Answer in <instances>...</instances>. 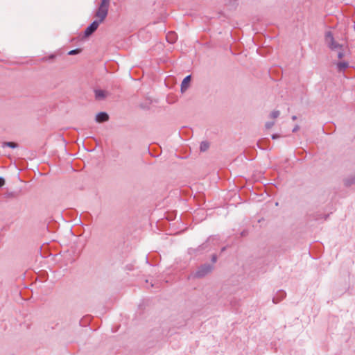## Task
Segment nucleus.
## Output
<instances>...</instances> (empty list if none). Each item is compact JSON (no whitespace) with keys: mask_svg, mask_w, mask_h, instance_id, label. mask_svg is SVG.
Masks as SVG:
<instances>
[{"mask_svg":"<svg viewBox=\"0 0 355 355\" xmlns=\"http://www.w3.org/2000/svg\"><path fill=\"white\" fill-rule=\"evenodd\" d=\"M80 52V50L79 49H74V50H71L69 52V55H74V54H76V53H78Z\"/></svg>","mask_w":355,"mask_h":355,"instance_id":"ddd939ff","label":"nucleus"},{"mask_svg":"<svg viewBox=\"0 0 355 355\" xmlns=\"http://www.w3.org/2000/svg\"><path fill=\"white\" fill-rule=\"evenodd\" d=\"M325 41H326L327 44L329 45V46L332 50H337V49L338 50V57L339 58H343V51H340L341 49L342 45H340L334 42L333 35L330 32H328L326 33Z\"/></svg>","mask_w":355,"mask_h":355,"instance_id":"f03ea898","label":"nucleus"},{"mask_svg":"<svg viewBox=\"0 0 355 355\" xmlns=\"http://www.w3.org/2000/svg\"><path fill=\"white\" fill-rule=\"evenodd\" d=\"M277 135H272V139H275V138H277Z\"/></svg>","mask_w":355,"mask_h":355,"instance_id":"2eb2a0df","label":"nucleus"},{"mask_svg":"<svg viewBox=\"0 0 355 355\" xmlns=\"http://www.w3.org/2000/svg\"><path fill=\"white\" fill-rule=\"evenodd\" d=\"M191 76L185 77L181 84V91L184 92L189 86Z\"/></svg>","mask_w":355,"mask_h":355,"instance_id":"39448f33","label":"nucleus"},{"mask_svg":"<svg viewBox=\"0 0 355 355\" xmlns=\"http://www.w3.org/2000/svg\"><path fill=\"white\" fill-rule=\"evenodd\" d=\"M4 146H8V147L12 148L17 147V144L16 143L11 142V141L5 143Z\"/></svg>","mask_w":355,"mask_h":355,"instance_id":"9d476101","label":"nucleus"},{"mask_svg":"<svg viewBox=\"0 0 355 355\" xmlns=\"http://www.w3.org/2000/svg\"><path fill=\"white\" fill-rule=\"evenodd\" d=\"M110 0H101V2L95 13V17L100 24L103 23L108 14Z\"/></svg>","mask_w":355,"mask_h":355,"instance_id":"f257e3e1","label":"nucleus"},{"mask_svg":"<svg viewBox=\"0 0 355 355\" xmlns=\"http://www.w3.org/2000/svg\"><path fill=\"white\" fill-rule=\"evenodd\" d=\"M298 129V127H296L293 129V132L296 131Z\"/></svg>","mask_w":355,"mask_h":355,"instance_id":"dca6fc26","label":"nucleus"},{"mask_svg":"<svg viewBox=\"0 0 355 355\" xmlns=\"http://www.w3.org/2000/svg\"><path fill=\"white\" fill-rule=\"evenodd\" d=\"M210 270H211L210 267H209V266L203 267L196 272V276L198 277H202V276L206 275Z\"/></svg>","mask_w":355,"mask_h":355,"instance_id":"0eeeda50","label":"nucleus"},{"mask_svg":"<svg viewBox=\"0 0 355 355\" xmlns=\"http://www.w3.org/2000/svg\"><path fill=\"white\" fill-rule=\"evenodd\" d=\"M109 116L105 112H100L96 116V121L98 123H102L108 121Z\"/></svg>","mask_w":355,"mask_h":355,"instance_id":"20e7f679","label":"nucleus"},{"mask_svg":"<svg viewBox=\"0 0 355 355\" xmlns=\"http://www.w3.org/2000/svg\"><path fill=\"white\" fill-rule=\"evenodd\" d=\"M348 67V63L345 62H341L338 64L339 69L342 70L346 69Z\"/></svg>","mask_w":355,"mask_h":355,"instance_id":"1a4fd4ad","label":"nucleus"},{"mask_svg":"<svg viewBox=\"0 0 355 355\" xmlns=\"http://www.w3.org/2000/svg\"><path fill=\"white\" fill-rule=\"evenodd\" d=\"M209 147V143L207 142V141H202L201 144H200V150L201 151H205L207 150Z\"/></svg>","mask_w":355,"mask_h":355,"instance_id":"6e6552de","label":"nucleus"},{"mask_svg":"<svg viewBox=\"0 0 355 355\" xmlns=\"http://www.w3.org/2000/svg\"><path fill=\"white\" fill-rule=\"evenodd\" d=\"M275 124V122H268L266 123V127L268 129L271 128Z\"/></svg>","mask_w":355,"mask_h":355,"instance_id":"f8f14e48","label":"nucleus"},{"mask_svg":"<svg viewBox=\"0 0 355 355\" xmlns=\"http://www.w3.org/2000/svg\"><path fill=\"white\" fill-rule=\"evenodd\" d=\"M293 120H295V119H296V116H293Z\"/></svg>","mask_w":355,"mask_h":355,"instance_id":"f3484780","label":"nucleus"},{"mask_svg":"<svg viewBox=\"0 0 355 355\" xmlns=\"http://www.w3.org/2000/svg\"><path fill=\"white\" fill-rule=\"evenodd\" d=\"M107 96V92L104 90H96L95 96L97 100L104 99Z\"/></svg>","mask_w":355,"mask_h":355,"instance_id":"423d86ee","label":"nucleus"},{"mask_svg":"<svg viewBox=\"0 0 355 355\" xmlns=\"http://www.w3.org/2000/svg\"><path fill=\"white\" fill-rule=\"evenodd\" d=\"M279 114H280L279 111L275 110V111L271 112L270 117L272 118V119H276V118H277L279 116Z\"/></svg>","mask_w":355,"mask_h":355,"instance_id":"9b49d317","label":"nucleus"},{"mask_svg":"<svg viewBox=\"0 0 355 355\" xmlns=\"http://www.w3.org/2000/svg\"><path fill=\"white\" fill-rule=\"evenodd\" d=\"M5 184V180L3 178H0V187L3 186Z\"/></svg>","mask_w":355,"mask_h":355,"instance_id":"4468645a","label":"nucleus"},{"mask_svg":"<svg viewBox=\"0 0 355 355\" xmlns=\"http://www.w3.org/2000/svg\"><path fill=\"white\" fill-rule=\"evenodd\" d=\"M101 24L97 21H94L90 26H89L85 31V36L89 37L91 35L98 27Z\"/></svg>","mask_w":355,"mask_h":355,"instance_id":"7ed1b4c3","label":"nucleus"}]
</instances>
